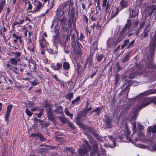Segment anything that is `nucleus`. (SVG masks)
Wrapping results in <instances>:
<instances>
[{
	"label": "nucleus",
	"instance_id": "nucleus-1",
	"mask_svg": "<svg viewBox=\"0 0 156 156\" xmlns=\"http://www.w3.org/2000/svg\"><path fill=\"white\" fill-rule=\"evenodd\" d=\"M55 109L53 111L49 107L46 109L47 116L48 119L51 121L54 122L55 118L53 117V113H55V115L57 114H61L63 112V108L62 106H58L57 104H54Z\"/></svg>",
	"mask_w": 156,
	"mask_h": 156
},
{
	"label": "nucleus",
	"instance_id": "nucleus-2",
	"mask_svg": "<svg viewBox=\"0 0 156 156\" xmlns=\"http://www.w3.org/2000/svg\"><path fill=\"white\" fill-rule=\"evenodd\" d=\"M73 5L72 2L68 1L64 2L62 5L60 6L57 10V18L59 19L65 13L66 11H68L70 7Z\"/></svg>",
	"mask_w": 156,
	"mask_h": 156
},
{
	"label": "nucleus",
	"instance_id": "nucleus-3",
	"mask_svg": "<svg viewBox=\"0 0 156 156\" xmlns=\"http://www.w3.org/2000/svg\"><path fill=\"white\" fill-rule=\"evenodd\" d=\"M84 144L81 145L78 149V152L80 156H85L90 150V146L88 142L85 140Z\"/></svg>",
	"mask_w": 156,
	"mask_h": 156
},
{
	"label": "nucleus",
	"instance_id": "nucleus-4",
	"mask_svg": "<svg viewBox=\"0 0 156 156\" xmlns=\"http://www.w3.org/2000/svg\"><path fill=\"white\" fill-rule=\"evenodd\" d=\"M152 102V99L151 98H141L138 105V108L141 109L142 108L148 105Z\"/></svg>",
	"mask_w": 156,
	"mask_h": 156
},
{
	"label": "nucleus",
	"instance_id": "nucleus-5",
	"mask_svg": "<svg viewBox=\"0 0 156 156\" xmlns=\"http://www.w3.org/2000/svg\"><path fill=\"white\" fill-rule=\"evenodd\" d=\"M154 10V13L155 14V19L156 20V5H152L147 7L145 10V15L147 17H151Z\"/></svg>",
	"mask_w": 156,
	"mask_h": 156
},
{
	"label": "nucleus",
	"instance_id": "nucleus-6",
	"mask_svg": "<svg viewBox=\"0 0 156 156\" xmlns=\"http://www.w3.org/2000/svg\"><path fill=\"white\" fill-rule=\"evenodd\" d=\"M156 47V33L154 34L150 43V51L152 55L155 51Z\"/></svg>",
	"mask_w": 156,
	"mask_h": 156
},
{
	"label": "nucleus",
	"instance_id": "nucleus-7",
	"mask_svg": "<svg viewBox=\"0 0 156 156\" xmlns=\"http://www.w3.org/2000/svg\"><path fill=\"white\" fill-rule=\"evenodd\" d=\"M87 113L85 111L83 110L80 112L79 115L77 117L76 119V122L77 124L80 126H82L83 125V124L80 122L81 118L83 117H85Z\"/></svg>",
	"mask_w": 156,
	"mask_h": 156
},
{
	"label": "nucleus",
	"instance_id": "nucleus-8",
	"mask_svg": "<svg viewBox=\"0 0 156 156\" xmlns=\"http://www.w3.org/2000/svg\"><path fill=\"white\" fill-rule=\"evenodd\" d=\"M86 134L89 139L90 142L93 145L94 151V152H96L98 149L97 142L96 141H94L92 137L88 133H86Z\"/></svg>",
	"mask_w": 156,
	"mask_h": 156
},
{
	"label": "nucleus",
	"instance_id": "nucleus-9",
	"mask_svg": "<svg viewBox=\"0 0 156 156\" xmlns=\"http://www.w3.org/2000/svg\"><path fill=\"white\" fill-rule=\"evenodd\" d=\"M131 21L129 19L127 20V23H126L125 25L123 28L120 32V33L123 34L127 36V34L129 33V31H127V29H128L129 30L130 29V27L132 25V24L131 23Z\"/></svg>",
	"mask_w": 156,
	"mask_h": 156
},
{
	"label": "nucleus",
	"instance_id": "nucleus-10",
	"mask_svg": "<svg viewBox=\"0 0 156 156\" xmlns=\"http://www.w3.org/2000/svg\"><path fill=\"white\" fill-rule=\"evenodd\" d=\"M69 14L70 16V18L72 20L73 23L76 22V19L75 17V9L74 7L72 5V7H70V9H69Z\"/></svg>",
	"mask_w": 156,
	"mask_h": 156
},
{
	"label": "nucleus",
	"instance_id": "nucleus-11",
	"mask_svg": "<svg viewBox=\"0 0 156 156\" xmlns=\"http://www.w3.org/2000/svg\"><path fill=\"white\" fill-rule=\"evenodd\" d=\"M104 122H105L106 124L107 128H111L112 126V120L108 116L106 115L105 116V118L103 119Z\"/></svg>",
	"mask_w": 156,
	"mask_h": 156
},
{
	"label": "nucleus",
	"instance_id": "nucleus-12",
	"mask_svg": "<svg viewBox=\"0 0 156 156\" xmlns=\"http://www.w3.org/2000/svg\"><path fill=\"white\" fill-rule=\"evenodd\" d=\"M57 14H56V15L55 16L56 20L58 21V22L60 23V24L62 25V28H64L66 25V21L67 18L64 16L62 17L61 18L59 19L57 18Z\"/></svg>",
	"mask_w": 156,
	"mask_h": 156
},
{
	"label": "nucleus",
	"instance_id": "nucleus-13",
	"mask_svg": "<svg viewBox=\"0 0 156 156\" xmlns=\"http://www.w3.org/2000/svg\"><path fill=\"white\" fill-rule=\"evenodd\" d=\"M81 126L83 127L85 129V131L86 130L92 133L94 136L96 137L98 136V134L96 133V131L92 127L89 126H85L83 124V125Z\"/></svg>",
	"mask_w": 156,
	"mask_h": 156
},
{
	"label": "nucleus",
	"instance_id": "nucleus-14",
	"mask_svg": "<svg viewBox=\"0 0 156 156\" xmlns=\"http://www.w3.org/2000/svg\"><path fill=\"white\" fill-rule=\"evenodd\" d=\"M12 105H9L7 107V111L5 115V118L6 120L8 123H9V116L10 113L12 109Z\"/></svg>",
	"mask_w": 156,
	"mask_h": 156
},
{
	"label": "nucleus",
	"instance_id": "nucleus-15",
	"mask_svg": "<svg viewBox=\"0 0 156 156\" xmlns=\"http://www.w3.org/2000/svg\"><path fill=\"white\" fill-rule=\"evenodd\" d=\"M147 132L148 133L151 132L153 136H156V125H154L152 126H149L147 129Z\"/></svg>",
	"mask_w": 156,
	"mask_h": 156
},
{
	"label": "nucleus",
	"instance_id": "nucleus-16",
	"mask_svg": "<svg viewBox=\"0 0 156 156\" xmlns=\"http://www.w3.org/2000/svg\"><path fill=\"white\" fill-rule=\"evenodd\" d=\"M48 44V43L46 42L43 37H42V39L40 41V44L42 50H45Z\"/></svg>",
	"mask_w": 156,
	"mask_h": 156
},
{
	"label": "nucleus",
	"instance_id": "nucleus-17",
	"mask_svg": "<svg viewBox=\"0 0 156 156\" xmlns=\"http://www.w3.org/2000/svg\"><path fill=\"white\" fill-rule=\"evenodd\" d=\"M94 52H91L89 57L87 58V63L89 64L90 66H93L94 64L93 63V55Z\"/></svg>",
	"mask_w": 156,
	"mask_h": 156
},
{
	"label": "nucleus",
	"instance_id": "nucleus-18",
	"mask_svg": "<svg viewBox=\"0 0 156 156\" xmlns=\"http://www.w3.org/2000/svg\"><path fill=\"white\" fill-rule=\"evenodd\" d=\"M126 36L125 35L119 33L116 39L115 43L116 44L119 43Z\"/></svg>",
	"mask_w": 156,
	"mask_h": 156
},
{
	"label": "nucleus",
	"instance_id": "nucleus-19",
	"mask_svg": "<svg viewBox=\"0 0 156 156\" xmlns=\"http://www.w3.org/2000/svg\"><path fill=\"white\" fill-rule=\"evenodd\" d=\"M120 10L126 7L127 6V2L125 0H121L120 2Z\"/></svg>",
	"mask_w": 156,
	"mask_h": 156
},
{
	"label": "nucleus",
	"instance_id": "nucleus-20",
	"mask_svg": "<svg viewBox=\"0 0 156 156\" xmlns=\"http://www.w3.org/2000/svg\"><path fill=\"white\" fill-rule=\"evenodd\" d=\"M108 138L113 143V144L110 146V147L111 148H114L115 147L116 145V138H114L113 136H109Z\"/></svg>",
	"mask_w": 156,
	"mask_h": 156
},
{
	"label": "nucleus",
	"instance_id": "nucleus-21",
	"mask_svg": "<svg viewBox=\"0 0 156 156\" xmlns=\"http://www.w3.org/2000/svg\"><path fill=\"white\" fill-rule=\"evenodd\" d=\"M6 66V67L8 68L9 69L12 70L14 72V73L16 74H19L18 72L16 71L13 69H16V70H18V68L17 67H13L12 66H11L9 64H7Z\"/></svg>",
	"mask_w": 156,
	"mask_h": 156
},
{
	"label": "nucleus",
	"instance_id": "nucleus-22",
	"mask_svg": "<svg viewBox=\"0 0 156 156\" xmlns=\"http://www.w3.org/2000/svg\"><path fill=\"white\" fill-rule=\"evenodd\" d=\"M110 6V5L109 4L108 2H107V0H103L102 6L103 7H105V11H107Z\"/></svg>",
	"mask_w": 156,
	"mask_h": 156
},
{
	"label": "nucleus",
	"instance_id": "nucleus-23",
	"mask_svg": "<svg viewBox=\"0 0 156 156\" xmlns=\"http://www.w3.org/2000/svg\"><path fill=\"white\" fill-rule=\"evenodd\" d=\"M62 64L61 63H57L56 66H52V68L55 70H59L62 69Z\"/></svg>",
	"mask_w": 156,
	"mask_h": 156
},
{
	"label": "nucleus",
	"instance_id": "nucleus-24",
	"mask_svg": "<svg viewBox=\"0 0 156 156\" xmlns=\"http://www.w3.org/2000/svg\"><path fill=\"white\" fill-rule=\"evenodd\" d=\"M149 31V30L148 29V26H147L143 33L141 34V36L145 38L148 35V32Z\"/></svg>",
	"mask_w": 156,
	"mask_h": 156
},
{
	"label": "nucleus",
	"instance_id": "nucleus-25",
	"mask_svg": "<svg viewBox=\"0 0 156 156\" xmlns=\"http://www.w3.org/2000/svg\"><path fill=\"white\" fill-rule=\"evenodd\" d=\"M38 4L34 8V11H33V12H36L40 10V9L41 7H43V5H42L41 3V2L39 1L38 2Z\"/></svg>",
	"mask_w": 156,
	"mask_h": 156
},
{
	"label": "nucleus",
	"instance_id": "nucleus-26",
	"mask_svg": "<svg viewBox=\"0 0 156 156\" xmlns=\"http://www.w3.org/2000/svg\"><path fill=\"white\" fill-rule=\"evenodd\" d=\"M62 66L63 69L65 70H68L70 68V65L67 62H64Z\"/></svg>",
	"mask_w": 156,
	"mask_h": 156
},
{
	"label": "nucleus",
	"instance_id": "nucleus-27",
	"mask_svg": "<svg viewBox=\"0 0 156 156\" xmlns=\"http://www.w3.org/2000/svg\"><path fill=\"white\" fill-rule=\"evenodd\" d=\"M65 97L67 100H70L73 97V94L72 92H70L66 94Z\"/></svg>",
	"mask_w": 156,
	"mask_h": 156
},
{
	"label": "nucleus",
	"instance_id": "nucleus-28",
	"mask_svg": "<svg viewBox=\"0 0 156 156\" xmlns=\"http://www.w3.org/2000/svg\"><path fill=\"white\" fill-rule=\"evenodd\" d=\"M120 11V8L119 7H117L116 9V11L115 13H112L111 15V19H113L115 17L118 15L119 12Z\"/></svg>",
	"mask_w": 156,
	"mask_h": 156
},
{
	"label": "nucleus",
	"instance_id": "nucleus-29",
	"mask_svg": "<svg viewBox=\"0 0 156 156\" xmlns=\"http://www.w3.org/2000/svg\"><path fill=\"white\" fill-rule=\"evenodd\" d=\"M104 56V55L102 54H97L95 57V59H97L98 62H100L103 59Z\"/></svg>",
	"mask_w": 156,
	"mask_h": 156
},
{
	"label": "nucleus",
	"instance_id": "nucleus-30",
	"mask_svg": "<svg viewBox=\"0 0 156 156\" xmlns=\"http://www.w3.org/2000/svg\"><path fill=\"white\" fill-rule=\"evenodd\" d=\"M98 13V11H96V12L95 13L91 14V15H92L91 18V19L92 21H95L98 19V17L97 15Z\"/></svg>",
	"mask_w": 156,
	"mask_h": 156
},
{
	"label": "nucleus",
	"instance_id": "nucleus-31",
	"mask_svg": "<svg viewBox=\"0 0 156 156\" xmlns=\"http://www.w3.org/2000/svg\"><path fill=\"white\" fill-rule=\"evenodd\" d=\"M9 63H10L12 65H16L17 64V60L15 58H11L9 59L8 61Z\"/></svg>",
	"mask_w": 156,
	"mask_h": 156
},
{
	"label": "nucleus",
	"instance_id": "nucleus-32",
	"mask_svg": "<svg viewBox=\"0 0 156 156\" xmlns=\"http://www.w3.org/2000/svg\"><path fill=\"white\" fill-rule=\"evenodd\" d=\"M60 122L63 124H65L68 121V119L64 116H59L58 117Z\"/></svg>",
	"mask_w": 156,
	"mask_h": 156
},
{
	"label": "nucleus",
	"instance_id": "nucleus-33",
	"mask_svg": "<svg viewBox=\"0 0 156 156\" xmlns=\"http://www.w3.org/2000/svg\"><path fill=\"white\" fill-rule=\"evenodd\" d=\"M138 112L137 111V108H136L133 112V115L132 117V119L133 120H135L136 117L138 116Z\"/></svg>",
	"mask_w": 156,
	"mask_h": 156
},
{
	"label": "nucleus",
	"instance_id": "nucleus-34",
	"mask_svg": "<svg viewBox=\"0 0 156 156\" xmlns=\"http://www.w3.org/2000/svg\"><path fill=\"white\" fill-rule=\"evenodd\" d=\"M156 67V65L152 62H150L148 64L147 67L149 69H154Z\"/></svg>",
	"mask_w": 156,
	"mask_h": 156
},
{
	"label": "nucleus",
	"instance_id": "nucleus-35",
	"mask_svg": "<svg viewBox=\"0 0 156 156\" xmlns=\"http://www.w3.org/2000/svg\"><path fill=\"white\" fill-rule=\"evenodd\" d=\"M137 16L136 11L132 9L130 12V18L135 17Z\"/></svg>",
	"mask_w": 156,
	"mask_h": 156
},
{
	"label": "nucleus",
	"instance_id": "nucleus-36",
	"mask_svg": "<svg viewBox=\"0 0 156 156\" xmlns=\"http://www.w3.org/2000/svg\"><path fill=\"white\" fill-rule=\"evenodd\" d=\"M59 35L58 33H57L56 34L55 36L54 37V44L56 45L58 42L59 40L58 38V36Z\"/></svg>",
	"mask_w": 156,
	"mask_h": 156
},
{
	"label": "nucleus",
	"instance_id": "nucleus-37",
	"mask_svg": "<svg viewBox=\"0 0 156 156\" xmlns=\"http://www.w3.org/2000/svg\"><path fill=\"white\" fill-rule=\"evenodd\" d=\"M101 108H100L99 107H97L95 109L93 110L92 111L90 112L91 114H92L93 112H95L97 113L98 116L100 115V112H101Z\"/></svg>",
	"mask_w": 156,
	"mask_h": 156
},
{
	"label": "nucleus",
	"instance_id": "nucleus-38",
	"mask_svg": "<svg viewBox=\"0 0 156 156\" xmlns=\"http://www.w3.org/2000/svg\"><path fill=\"white\" fill-rule=\"evenodd\" d=\"M73 47L74 48V51H75L76 54L80 56H81L83 54V51L81 49V48L79 49L78 50H76L74 46V45H73Z\"/></svg>",
	"mask_w": 156,
	"mask_h": 156
},
{
	"label": "nucleus",
	"instance_id": "nucleus-39",
	"mask_svg": "<svg viewBox=\"0 0 156 156\" xmlns=\"http://www.w3.org/2000/svg\"><path fill=\"white\" fill-rule=\"evenodd\" d=\"M131 85L128 84L126 86V87L125 88L123 89L122 90L119 94V96H120L126 90H128L129 92V90H130L129 87L131 86Z\"/></svg>",
	"mask_w": 156,
	"mask_h": 156
},
{
	"label": "nucleus",
	"instance_id": "nucleus-40",
	"mask_svg": "<svg viewBox=\"0 0 156 156\" xmlns=\"http://www.w3.org/2000/svg\"><path fill=\"white\" fill-rule=\"evenodd\" d=\"M129 54L126 55L122 59V62L125 63L128 62L129 60Z\"/></svg>",
	"mask_w": 156,
	"mask_h": 156
},
{
	"label": "nucleus",
	"instance_id": "nucleus-41",
	"mask_svg": "<svg viewBox=\"0 0 156 156\" xmlns=\"http://www.w3.org/2000/svg\"><path fill=\"white\" fill-rule=\"evenodd\" d=\"M80 100V96L77 97L75 100H73L72 101V104L74 105H76L79 102V101Z\"/></svg>",
	"mask_w": 156,
	"mask_h": 156
},
{
	"label": "nucleus",
	"instance_id": "nucleus-42",
	"mask_svg": "<svg viewBox=\"0 0 156 156\" xmlns=\"http://www.w3.org/2000/svg\"><path fill=\"white\" fill-rule=\"evenodd\" d=\"M135 40H133V41H132L130 42L129 43L128 46L126 48H127V49H129V48H132L134 46V45L135 44Z\"/></svg>",
	"mask_w": 156,
	"mask_h": 156
},
{
	"label": "nucleus",
	"instance_id": "nucleus-43",
	"mask_svg": "<svg viewBox=\"0 0 156 156\" xmlns=\"http://www.w3.org/2000/svg\"><path fill=\"white\" fill-rule=\"evenodd\" d=\"M65 112L66 114L67 115L70 117L71 119H73V114L70 113L69 112L68 109L67 108H66L65 109Z\"/></svg>",
	"mask_w": 156,
	"mask_h": 156
},
{
	"label": "nucleus",
	"instance_id": "nucleus-44",
	"mask_svg": "<svg viewBox=\"0 0 156 156\" xmlns=\"http://www.w3.org/2000/svg\"><path fill=\"white\" fill-rule=\"evenodd\" d=\"M99 25V23L98 21H96L93 24L92 26H91L90 27V28L91 29H93L94 30L95 27H96V28H98Z\"/></svg>",
	"mask_w": 156,
	"mask_h": 156
},
{
	"label": "nucleus",
	"instance_id": "nucleus-45",
	"mask_svg": "<svg viewBox=\"0 0 156 156\" xmlns=\"http://www.w3.org/2000/svg\"><path fill=\"white\" fill-rule=\"evenodd\" d=\"M12 53L14 55L15 57V59L19 57L21 55V53L20 52H12Z\"/></svg>",
	"mask_w": 156,
	"mask_h": 156
},
{
	"label": "nucleus",
	"instance_id": "nucleus-46",
	"mask_svg": "<svg viewBox=\"0 0 156 156\" xmlns=\"http://www.w3.org/2000/svg\"><path fill=\"white\" fill-rule=\"evenodd\" d=\"M5 4V0H4V1H1L0 2V13H1L2 10L3 6Z\"/></svg>",
	"mask_w": 156,
	"mask_h": 156
},
{
	"label": "nucleus",
	"instance_id": "nucleus-47",
	"mask_svg": "<svg viewBox=\"0 0 156 156\" xmlns=\"http://www.w3.org/2000/svg\"><path fill=\"white\" fill-rule=\"evenodd\" d=\"M91 29L87 27H86L85 32L86 34L87 35V37L90 35L91 33Z\"/></svg>",
	"mask_w": 156,
	"mask_h": 156
},
{
	"label": "nucleus",
	"instance_id": "nucleus-48",
	"mask_svg": "<svg viewBox=\"0 0 156 156\" xmlns=\"http://www.w3.org/2000/svg\"><path fill=\"white\" fill-rule=\"evenodd\" d=\"M44 109H41L39 110V112L37 114H35L37 115L38 117L39 118H40L41 116L43 115V112L44 111Z\"/></svg>",
	"mask_w": 156,
	"mask_h": 156
},
{
	"label": "nucleus",
	"instance_id": "nucleus-49",
	"mask_svg": "<svg viewBox=\"0 0 156 156\" xmlns=\"http://www.w3.org/2000/svg\"><path fill=\"white\" fill-rule=\"evenodd\" d=\"M31 44L32 46L31 47H29L27 48V49L28 50H30L32 52H34V46H35V43H32Z\"/></svg>",
	"mask_w": 156,
	"mask_h": 156
},
{
	"label": "nucleus",
	"instance_id": "nucleus-50",
	"mask_svg": "<svg viewBox=\"0 0 156 156\" xmlns=\"http://www.w3.org/2000/svg\"><path fill=\"white\" fill-rule=\"evenodd\" d=\"M25 112L27 115L29 116H31L33 114V112H31L28 109H26Z\"/></svg>",
	"mask_w": 156,
	"mask_h": 156
},
{
	"label": "nucleus",
	"instance_id": "nucleus-51",
	"mask_svg": "<svg viewBox=\"0 0 156 156\" xmlns=\"http://www.w3.org/2000/svg\"><path fill=\"white\" fill-rule=\"evenodd\" d=\"M72 43L73 45H76L75 35L73 34L71 36Z\"/></svg>",
	"mask_w": 156,
	"mask_h": 156
},
{
	"label": "nucleus",
	"instance_id": "nucleus-52",
	"mask_svg": "<svg viewBox=\"0 0 156 156\" xmlns=\"http://www.w3.org/2000/svg\"><path fill=\"white\" fill-rule=\"evenodd\" d=\"M38 137L40 138V140L41 141H43L46 140V139L43 136V135L40 133H39Z\"/></svg>",
	"mask_w": 156,
	"mask_h": 156
},
{
	"label": "nucleus",
	"instance_id": "nucleus-53",
	"mask_svg": "<svg viewBox=\"0 0 156 156\" xmlns=\"http://www.w3.org/2000/svg\"><path fill=\"white\" fill-rule=\"evenodd\" d=\"M83 20L84 22H85L87 23H88V18L87 17L85 14L83 15Z\"/></svg>",
	"mask_w": 156,
	"mask_h": 156
},
{
	"label": "nucleus",
	"instance_id": "nucleus-54",
	"mask_svg": "<svg viewBox=\"0 0 156 156\" xmlns=\"http://www.w3.org/2000/svg\"><path fill=\"white\" fill-rule=\"evenodd\" d=\"M68 126L72 129H74L75 128V126L70 121H68L67 122Z\"/></svg>",
	"mask_w": 156,
	"mask_h": 156
},
{
	"label": "nucleus",
	"instance_id": "nucleus-55",
	"mask_svg": "<svg viewBox=\"0 0 156 156\" xmlns=\"http://www.w3.org/2000/svg\"><path fill=\"white\" fill-rule=\"evenodd\" d=\"M12 37H15L16 39L19 40V39H20V38H21V37L20 36H19L18 35H17L15 33H14L12 34Z\"/></svg>",
	"mask_w": 156,
	"mask_h": 156
},
{
	"label": "nucleus",
	"instance_id": "nucleus-56",
	"mask_svg": "<svg viewBox=\"0 0 156 156\" xmlns=\"http://www.w3.org/2000/svg\"><path fill=\"white\" fill-rule=\"evenodd\" d=\"M156 93V89L154 90H150L147 91V94H149Z\"/></svg>",
	"mask_w": 156,
	"mask_h": 156
},
{
	"label": "nucleus",
	"instance_id": "nucleus-57",
	"mask_svg": "<svg viewBox=\"0 0 156 156\" xmlns=\"http://www.w3.org/2000/svg\"><path fill=\"white\" fill-rule=\"evenodd\" d=\"M136 74L134 73H133L131 74L129 76L128 78L129 79H132L134 78L136 76Z\"/></svg>",
	"mask_w": 156,
	"mask_h": 156
},
{
	"label": "nucleus",
	"instance_id": "nucleus-58",
	"mask_svg": "<svg viewBox=\"0 0 156 156\" xmlns=\"http://www.w3.org/2000/svg\"><path fill=\"white\" fill-rule=\"evenodd\" d=\"M66 151H69L72 153H74V152L73 148L72 147L66 148Z\"/></svg>",
	"mask_w": 156,
	"mask_h": 156
},
{
	"label": "nucleus",
	"instance_id": "nucleus-59",
	"mask_svg": "<svg viewBox=\"0 0 156 156\" xmlns=\"http://www.w3.org/2000/svg\"><path fill=\"white\" fill-rule=\"evenodd\" d=\"M33 133L30 135L31 137H35L36 136L38 137L39 133Z\"/></svg>",
	"mask_w": 156,
	"mask_h": 156
},
{
	"label": "nucleus",
	"instance_id": "nucleus-60",
	"mask_svg": "<svg viewBox=\"0 0 156 156\" xmlns=\"http://www.w3.org/2000/svg\"><path fill=\"white\" fill-rule=\"evenodd\" d=\"M42 127H47L49 125V124L48 122L42 123L40 124Z\"/></svg>",
	"mask_w": 156,
	"mask_h": 156
},
{
	"label": "nucleus",
	"instance_id": "nucleus-61",
	"mask_svg": "<svg viewBox=\"0 0 156 156\" xmlns=\"http://www.w3.org/2000/svg\"><path fill=\"white\" fill-rule=\"evenodd\" d=\"M129 43V39H126L124 40L123 44L125 46H126Z\"/></svg>",
	"mask_w": 156,
	"mask_h": 156
},
{
	"label": "nucleus",
	"instance_id": "nucleus-62",
	"mask_svg": "<svg viewBox=\"0 0 156 156\" xmlns=\"http://www.w3.org/2000/svg\"><path fill=\"white\" fill-rule=\"evenodd\" d=\"M116 66H117V69L118 71H119L122 69V68L119 65V63H117L116 64Z\"/></svg>",
	"mask_w": 156,
	"mask_h": 156
},
{
	"label": "nucleus",
	"instance_id": "nucleus-63",
	"mask_svg": "<svg viewBox=\"0 0 156 156\" xmlns=\"http://www.w3.org/2000/svg\"><path fill=\"white\" fill-rule=\"evenodd\" d=\"M96 11H97L96 9H95L94 8H91V14H94V13H95L96 12Z\"/></svg>",
	"mask_w": 156,
	"mask_h": 156
},
{
	"label": "nucleus",
	"instance_id": "nucleus-64",
	"mask_svg": "<svg viewBox=\"0 0 156 156\" xmlns=\"http://www.w3.org/2000/svg\"><path fill=\"white\" fill-rule=\"evenodd\" d=\"M32 84V85L34 86L37 85L38 83V82L36 80H34L30 82Z\"/></svg>",
	"mask_w": 156,
	"mask_h": 156
}]
</instances>
